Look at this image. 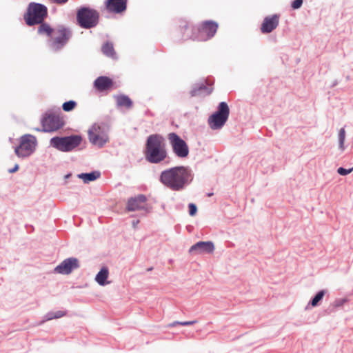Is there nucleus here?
Masks as SVG:
<instances>
[{"instance_id":"f257e3e1","label":"nucleus","mask_w":353,"mask_h":353,"mask_svg":"<svg viewBox=\"0 0 353 353\" xmlns=\"http://www.w3.org/2000/svg\"><path fill=\"white\" fill-rule=\"evenodd\" d=\"M190 177V170L184 166H176L163 171L160 181L174 191H179L188 183Z\"/></svg>"},{"instance_id":"f03ea898","label":"nucleus","mask_w":353,"mask_h":353,"mask_svg":"<svg viewBox=\"0 0 353 353\" xmlns=\"http://www.w3.org/2000/svg\"><path fill=\"white\" fill-rule=\"evenodd\" d=\"M145 157L152 163H159L164 161L167 157V151L164 138L158 134L150 135L148 137Z\"/></svg>"},{"instance_id":"7ed1b4c3","label":"nucleus","mask_w":353,"mask_h":353,"mask_svg":"<svg viewBox=\"0 0 353 353\" xmlns=\"http://www.w3.org/2000/svg\"><path fill=\"white\" fill-rule=\"evenodd\" d=\"M38 32L41 34H46L51 38V48L54 50L61 49L68 41L71 33L63 26H59L52 29L48 23H42L38 28Z\"/></svg>"},{"instance_id":"20e7f679","label":"nucleus","mask_w":353,"mask_h":353,"mask_svg":"<svg viewBox=\"0 0 353 353\" xmlns=\"http://www.w3.org/2000/svg\"><path fill=\"white\" fill-rule=\"evenodd\" d=\"M218 24L214 21L203 22L200 27L185 26L184 34L192 33L190 38L194 41H205L211 39L217 31Z\"/></svg>"},{"instance_id":"39448f33","label":"nucleus","mask_w":353,"mask_h":353,"mask_svg":"<svg viewBox=\"0 0 353 353\" xmlns=\"http://www.w3.org/2000/svg\"><path fill=\"white\" fill-rule=\"evenodd\" d=\"M48 14L47 8L40 3H30L28 7L27 12L24 14L26 23L32 26L36 24L43 23L45 18Z\"/></svg>"},{"instance_id":"423d86ee","label":"nucleus","mask_w":353,"mask_h":353,"mask_svg":"<svg viewBox=\"0 0 353 353\" xmlns=\"http://www.w3.org/2000/svg\"><path fill=\"white\" fill-rule=\"evenodd\" d=\"M77 21L80 27L85 29L97 26L99 21V13L90 7H81L77 12Z\"/></svg>"},{"instance_id":"0eeeda50","label":"nucleus","mask_w":353,"mask_h":353,"mask_svg":"<svg viewBox=\"0 0 353 353\" xmlns=\"http://www.w3.org/2000/svg\"><path fill=\"white\" fill-rule=\"evenodd\" d=\"M82 139L79 135H72L65 137H53L50 140V145L62 152H69L79 146Z\"/></svg>"},{"instance_id":"6e6552de","label":"nucleus","mask_w":353,"mask_h":353,"mask_svg":"<svg viewBox=\"0 0 353 353\" xmlns=\"http://www.w3.org/2000/svg\"><path fill=\"white\" fill-rule=\"evenodd\" d=\"M230 114V109L225 102H221L218 110L208 119V124L211 129L217 130L221 128L226 123Z\"/></svg>"},{"instance_id":"1a4fd4ad","label":"nucleus","mask_w":353,"mask_h":353,"mask_svg":"<svg viewBox=\"0 0 353 353\" xmlns=\"http://www.w3.org/2000/svg\"><path fill=\"white\" fill-rule=\"evenodd\" d=\"M37 139L31 134H25L19 139V145L15 148L14 152L19 157H27L35 150Z\"/></svg>"},{"instance_id":"9d476101","label":"nucleus","mask_w":353,"mask_h":353,"mask_svg":"<svg viewBox=\"0 0 353 353\" xmlns=\"http://www.w3.org/2000/svg\"><path fill=\"white\" fill-rule=\"evenodd\" d=\"M88 133L90 142L99 148L103 147L109 141L106 129L98 124L92 125Z\"/></svg>"},{"instance_id":"9b49d317","label":"nucleus","mask_w":353,"mask_h":353,"mask_svg":"<svg viewBox=\"0 0 353 353\" xmlns=\"http://www.w3.org/2000/svg\"><path fill=\"white\" fill-rule=\"evenodd\" d=\"M168 139L173 152L179 158H185L189 154V148L186 142L178 134L171 132L168 134Z\"/></svg>"},{"instance_id":"f8f14e48","label":"nucleus","mask_w":353,"mask_h":353,"mask_svg":"<svg viewBox=\"0 0 353 353\" xmlns=\"http://www.w3.org/2000/svg\"><path fill=\"white\" fill-rule=\"evenodd\" d=\"M44 132L56 131L63 127L64 123L62 119L54 114H46L41 120Z\"/></svg>"},{"instance_id":"ddd939ff","label":"nucleus","mask_w":353,"mask_h":353,"mask_svg":"<svg viewBox=\"0 0 353 353\" xmlns=\"http://www.w3.org/2000/svg\"><path fill=\"white\" fill-rule=\"evenodd\" d=\"M126 210L129 212L137 210H144L146 212H150V208L147 204V198L143 194H139L137 196L128 199Z\"/></svg>"},{"instance_id":"4468645a","label":"nucleus","mask_w":353,"mask_h":353,"mask_svg":"<svg viewBox=\"0 0 353 353\" xmlns=\"http://www.w3.org/2000/svg\"><path fill=\"white\" fill-rule=\"evenodd\" d=\"M128 0H105L104 10L111 14H123L127 9Z\"/></svg>"},{"instance_id":"2eb2a0df","label":"nucleus","mask_w":353,"mask_h":353,"mask_svg":"<svg viewBox=\"0 0 353 353\" xmlns=\"http://www.w3.org/2000/svg\"><path fill=\"white\" fill-rule=\"evenodd\" d=\"M79 268V261L75 258L65 259L54 269V272L61 274H68L72 270Z\"/></svg>"},{"instance_id":"dca6fc26","label":"nucleus","mask_w":353,"mask_h":353,"mask_svg":"<svg viewBox=\"0 0 353 353\" xmlns=\"http://www.w3.org/2000/svg\"><path fill=\"white\" fill-rule=\"evenodd\" d=\"M279 15L276 14L266 17L261 26V32L270 33L276 29L279 23Z\"/></svg>"},{"instance_id":"f3484780","label":"nucleus","mask_w":353,"mask_h":353,"mask_svg":"<svg viewBox=\"0 0 353 353\" xmlns=\"http://www.w3.org/2000/svg\"><path fill=\"white\" fill-rule=\"evenodd\" d=\"M214 250V246L211 241H199L196 244L191 246L189 252L195 253L198 254L204 253H212Z\"/></svg>"},{"instance_id":"a211bd4d","label":"nucleus","mask_w":353,"mask_h":353,"mask_svg":"<svg viewBox=\"0 0 353 353\" xmlns=\"http://www.w3.org/2000/svg\"><path fill=\"white\" fill-rule=\"evenodd\" d=\"M94 88L100 92L110 90L113 86L112 80L105 76L98 77L94 82Z\"/></svg>"},{"instance_id":"6ab92c4d","label":"nucleus","mask_w":353,"mask_h":353,"mask_svg":"<svg viewBox=\"0 0 353 353\" xmlns=\"http://www.w3.org/2000/svg\"><path fill=\"white\" fill-rule=\"evenodd\" d=\"M109 276V271L108 268L103 267L96 275L95 280L100 285H105L110 283L107 281Z\"/></svg>"},{"instance_id":"aec40b11","label":"nucleus","mask_w":353,"mask_h":353,"mask_svg":"<svg viewBox=\"0 0 353 353\" xmlns=\"http://www.w3.org/2000/svg\"><path fill=\"white\" fill-rule=\"evenodd\" d=\"M117 104L119 107L131 108L132 107V101L126 95L121 94L116 97Z\"/></svg>"},{"instance_id":"412c9836","label":"nucleus","mask_w":353,"mask_h":353,"mask_svg":"<svg viewBox=\"0 0 353 353\" xmlns=\"http://www.w3.org/2000/svg\"><path fill=\"white\" fill-rule=\"evenodd\" d=\"M100 172L98 171L92 172L90 173H82L79 174V177L81 179L84 183L93 181L100 177Z\"/></svg>"},{"instance_id":"4be33fe9","label":"nucleus","mask_w":353,"mask_h":353,"mask_svg":"<svg viewBox=\"0 0 353 353\" xmlns=\"http://www.w3.org/2000/svg\"><path fill=\"white\" fill-rule=\"evenodd\" d=\"M101 50L103 53L111 58H115L116 57V52L114 51L113 44L110 42H106L104 43L101 48Z\"/></svg>"},{"instance_id":"5701e85b","label":"nucleus","mask_w":353,"mask_h":353,"mask_svg":"<svg viewBox=\"0 0 353 353\" xmlns=\"http://www.w3.org/2000/svg\"><path fill=\"white\" fill-rule=\"evenodd\" d=\"M345 139V130L344 128L340 129L339 132V148L340 150L343 152L345 149V147L344 145Z\"/></svg>"},{"instance_id":"b1692460","label":"nucleus","mask_w":353,"mask_h":353,"mask_svg":"<svg viewBox=\"0 0 353 353\" xmlns=\"http://www.w3.org/2000/svg\"><path fill=\"white\" fill-rule=\"evenodd\" d=\"M324 295V290L319 291L311 301V305L312 307H316L319 304V301L323 299Z\"/></svg>"},{"instance_id":"393cba45","label":"nucleus","mask_w":353,"mask_h":353,"mask_svg":"<svg viewBox=\"0 0 353 353\" xmlns=\"http://www.w3.org/2000/svg\"><path fill=\"white\" fill-rule=\"evenodd\" d=\"M77 106V103L74 101H68L62 105V108L65 112L72 110Z\"/></svg>"},{"instance_id":"a878e982","label":"nucleus","mask_w":353,"mask_h":353,"mask_svg":"<svg viewBox=\"0 0 353 353\" xmlns=\"http://www.w3.org/2000/svg\"><path fill=\"white\" fill-rule=\"evenodd\" d=\"M353 171V167L350 169H345L342 167H340L337 170L338 174H339L341 176H345L347 174H350Z\"/></svg>"},{"instance_id":"bb28decb","label":"nucleus","mask_w":353,"mask_h":353,"mask_svg":"<svg viewBox=\"0 0 353 353\" xmlns=\"http://www.w3.org/2000/svg\"><path fill=\"white\" fill-rule=\"evenodd\" d=\"M303 4V0H294L292 1L291 6L293 9H299Z\"/></svg>"},{"instance_id":"cd10ccee","label":"nucleus","mask_w":353,"mask_h":353,"mask_svg":"<svg viewBox=\"0 0 353 353\" xmlns=\"http://www.w3.org/2000/svg\"><path fill=\"white\" fill-rule=\"evenodd\" d=\"M188 207L190 215L194 216L197 211L196 206L194 203H190Z\"/></svg>"},{"instance_id":"c85d7f7f","label":"nucleus","mask_w":353,"mask_h":353,"mask_svg":"<svg viewBox=\"0 0 353 353\" xmlns=\"http://www.w3.org/2000/svg\"><path fill=\"white\" fill-rule=\"evenodd\" d=\"M65 315V312L63 311H57L55 313H54L53 316L49 318V319H59L61 317H63Z\"/></svg>"},{"instance_id":"c756f323","label":"nucleus","mask_w":353,"mask_h":353,"mask_svg":"<svg viewBox=\"0 0 353 353\" xmlns=\"http://www.w3.org/2000/svg\"><path fill=\"white\" fill-rule=\"evenodd\" d=\"M50 1L52 3L59 4V5L65 4V3H67L68 1V0H50Z\"/></svg>"},{"instance_id":"7c9ffc66","label":"nucleus","mask_w":353,"mask_h":353,"mask_svg":"<svg viewBox=\"0 0 353 353\" xmlns=\"http://www.w3.org/2000/svg\"><path fill=\"white\" fill-rule=\"evenodd\" d=\"M196 321H181L180 325H191L194 323H196Z\"/></svg>"},{"instance_id":"2f4dec72","label":"nucleus","mask_w":353,"mask_h":353,"mask_svg":"<svg viewBox=\"0 0 353 353\" xmlns=\"http://www.w3.org/2000/svg\"><path fill=\"white\" fill-rule=\"evenodd\" d=\"M345 302H346V299H340V300L336 301L335 304H336V306L339 307V306H341Z\"/></svg>"},{"instance_id":"473e14b6","label":"nucleus","mask_w":353,"mask_h":353,"mask_svg":"<svg viewBox=\"0 0 353 353\" xmlns=\"http://www.w3.org/2000/svg\"><path fill=\"white\" fill-rule=\"evenodd\" d=\"M18 170H19V165H18V164H16V165H14V167L12 169H10V170H8V172H9L10 173H14V172H17Z\"/></svg>"},{"instance_id":"72a5a7b5","label":"nucleus","mask_w":353,"mask_h":353,"mask_svg":"<svg viewBox=\"0 0 353 353\" xmlns=\"http://www.w3.org/2000/svg\"><path fill=\"white\" fill-rule=\"evenodd\" d=\"M181 321H174L170 324L168 325V327H174L177 325H180Z\"/></svg>"},{"instance_id":"f704fd0d","label":"nucleus","mask_w":353,"mask_h":353,"mask_svg":"<svg viewBox=\"0 0 353 353\" xmlns=\"http://www.w3.org/2000/svg\"><path fill=\"white\" fill-rule=\"evenodd\" d=\"M212 194H213V193H209V194H208V196H212Z\"/></svg>"}]
</instances>
